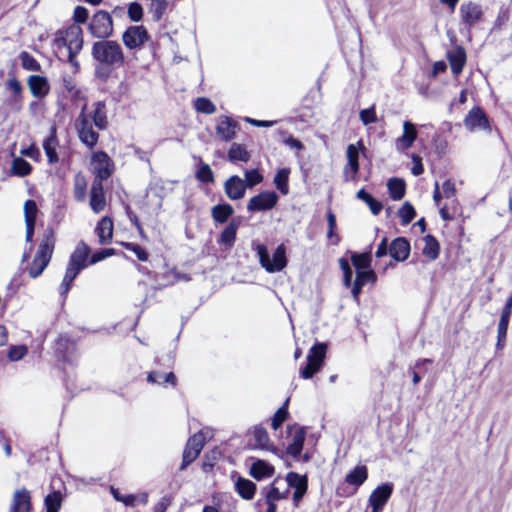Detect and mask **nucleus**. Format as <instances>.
Returning <instances> with one entry per match:
<instances>
[{
	"label": "nucleus",
	"mask_w": 512,
	"mask_h": 512,
	"mask_svg": "<svg viewBox=\"0 0 512 512\" xmlns=\"http://www.w3.org/2000/svg\"><path fill=\"white\" fill-rule=\"evenodd\" d=\"M89 254V246L83 241L79 242L70 255L64 278L59 287V293L61 296L66 297L74 279L84 268H86L89 264H96L106 259V255L104 254L103 249L95 252L88 260Z\"/></svg>",
	"instance_id": "1"
},
{
	"label": "nucleus",
	"mask_w": 512,
	"mask_h": 512,
	"mask_svg": "<svg viewBox=\"0 0 512 512\" xmlns=\"http://www.w3.org/2000/svg\"><path fill=\"white\" fill-rule=\"evenodd\" d=\"M92 56L98 66L96 75L99 78H107L113 69L124 64V53L120 44L112 40L95 42L92 46Z\"/></svg>",
	"instance_id": "2"
},
{
	"label": "nucleus",
	"mask_w": 512,
	"mask_h": 512,
	"mask_svg": "<svg viewBox=\"0 0 512 512\" xmlns=\"http://www.w3.org/2000/svg\"><path fill=\"white\" fill-rule=\"evenodd\" d=\"M54 46L60 58H65L72 66L78 68L76 55L82 50L83 37L79 25H71L56 34Z\"/></svg>",
	"instance_id": "3"
},
{
	"label": "nucleus",
	"mask_w": 512,
	"mask_h": 512,
	"mask_svg": "<svg viewBox=\"0 0 512 512\" xmlns=\"http://www.w3.org/2000/svg\"><path fill=\"white\" fill-rule=\"evenodd\" d=\"M261 266L268 273H275L282 271L287 265L286 248L283 244L279 245L273 253V258L270 259L267 247L263 244H257L255 248Z\"/></svg>",
	"instance_id": "4"
},
{
	"label": "nucleus",
	"mask_w": 512,
	"mask_h": 512,
	"mask_svg": "<svg viewBox=\"0 0 512 512\" xmlns=\"http://www.w3.org/2000/svg\"><path fill=\"white\" fill-rule=\"evenodd\" d=\"M75 128L79 140L89 149H93L98 142L99 134L93 129L91 117L86 113V105L83 106L81 113L75 121Z\"/></svg>",
	"instance_id": "5"
},
{
	"label": "nucleus",
	"mask_w": 512,
	"mask_h": 512,
	"mask_svg": "<svg viewBox=\"0 0 512 512\" xmlns=\"http://www.w3.org/2000/svg\"><path fill=\"white\" fill-rule=\"evenodd\" d=\"M327 345L325 343H316L311 347L307 356L306 365L300 369V376L304 379L312 378L322 367Z\"/></svg>",
	"instance_id": "6"
},
{
	"label": "nucleus",
	"mask_w": 512,
	"mask_h": 512,
	"mask_svg": "<svg viewBox=\"0 0 512 512\" xmlns=\"http://www.w3.org/2000/svg\"><path fill=\"white\" fill-rule=\"evenodd\" d=\"M89 31L95 38L106 39L111 36L113 21L110 14L103 10L96 12L89 23Z\"/></svg>",
	"instance_id": "7"
},
{
	"label": "nucleus",
	"mask_w": 512,
	"mask_h": 512,
	"mask_svg": "<svg viewBox=\"0 0 512 512\" xmlns=\"http://www.w3.org/2000/svg\"><path fill=\"white\" fill-rule=\"evenodd\" d=\"M484 12L482 6L476 2H463L459 8V16L464 27L470 30L478 24L483 18Z\"/></svg>",
	"instance_id": "8"
},
{
	"label": "nucleus",
	"mask_w": 512,
	"mask_h": 512,
	"mask_svg": "<svg viewBox=\"0 0 512 512\" xmlns=\"http://www.w3.org/2000/svg\"><path fill=\"white\" fill-rule=\"evenodd\" d=\"M148 40L149 35L144 26H130L122 35V41L129 50L141 48Z\"/></svg>",
	"instance_id": "9"
},
{
	"label": "nucleus",
	"mask_w": 512,
	"mask_h": 512,
	"mask_svg": "<svg viewBox=\"0 0 512 512\" xmlns=\"http://www.w3.org/2000/svg\"><path fill=\"white\" fill-rule=\"evenodd\" d=\"M278 202V195L274 191H263L252 197L247 204L249 212L271 210Z\"/></svg>",
	"instance_id": "10"
},
{
	"label": "nucleus",
	"mask_w": 512,
	"mask_h": 512,
	"mask_svg": "<svg viewBox=\"0 0 512 512\" xmlns=\"http://www.w3.org/2000/svg\"><path fill=\"white\" fill-rule=\"evenodd\" d=\"M393 492L392 483H383L376 487L369 496L368 504L371 507V512H382L384 506L390 499Z\"/></svg>",
	"instance_id": "11"
},
{
	"label": "nucleus",
	"mask_w": 512,
	"mask_h": 512,
	"mask_svg": "<svg viewBox=\"0 0 512 512\" xmlns=\"http://www.w3.org/2000/svg\"><path fill=\"white\" fill-rule=\"evenodd\" d=\"M91 165L93 173L95 174L94 181L103 183V181L107 180L112 174L110 158L105 152L100 151L94 153L91 159Z\"/></svg>",
	"instance_id": "12"
},
{
	"label": "nucleus",
	"mask_w": 512,
	"mask_h": 512,
	"mask_svg": "<svg viewBox=\"0 0 512 512\" xmlns=\"http://www.w3.org/2000/svg\"><path fill=\"white\" fill-rule=\"evenodd\" d=\"M205 438L201 432L194 434L187 441L183 451V460L180 469L184 470L191 464L200 454Z\"/></svg>",
	"instance_id": "13"
},
{
	"label": "nucleus",
	"mask_w": 512,
	"mask_h": 512,
	"mask_svg": "<svg viewBox=\"0 0 512 512\" xmlns=\"http://www.w3.org/2000/svg\"><path fill=\"white\" fill-rule=\"evenodd\" d=\"M464 125L471 132L475 130H484L487 132H491L489 119L482 110V108L478 106L473 107L468 112L464 119Z\"/></svg>",
	"instance_id": "14"
},
{
	"label": "nucleus",
	"mask_w": 512,
	"mask_h": 512,
	"mask_svg": "<svg viewBox=\"0 0 512 512\" xmlns=\"http://www.w3.org/2000/svg\"><path fill=\"white\" fill-rule=\"evenodd\" d=\"M55 247V236L54 231L52 229H46L43 233L41 242L38 246V250L34 257L35 263L38 264L39 261H43L44 263H49Z\"/></svg>",
	"instance_id": "15"
},
{
	"label": "nucleus",
	"mask_w": 512,
	"mask_h": 512,
	"mask_svg": "<svg viewBox=\"0 0 512 512\" xmlns=\"http://www.w3.org/2000/svg\"><path fill=\"white\" fill-rule=\"evenodd\" d=\"M245 181L237 175L230 176L224 183V191L230 200L242 199L246 192Z\"/></svg>",
	"instance_id": "16"
},
{
	"label": "nucleus",
	"mask_w": 512,
	"mask_h": 512,
	"mask_svg": "<svg viewBox=\"0 0 512 512\" xmlns=\"http://www.w3.org/2000/svg\"><path fill=\"white\" fill-rule=\"evenodd\" d=\"M24 218L26 225L25 239L27 242H32L35 228V221L38 213V208L34 200H26L24 203Z\"/></svg>",
	"instance_id": "17"
},
{
	"label": "nucleus",
	"mask_w": 512,
	"mask_h": 512,
	"mask_svg": "<svg viewBox=\"0 0 512 512\" xmlns=\"http://www.w3.org/2000/svg\"><path fill=\"white\" fill-rule=\"evenodd\" d=\"M237 127V123L230 117L220 116L217 119L216 134L221 140L229 142L234 139Z\"/></svg>",
	"instance_id": "18"
},
{
	"label": "nucleus",
	"mask_w": 512,
	"mask_h": 512,
	"mask_svg": "<svg viewBox=\"0 0 512 512\" xmlns=\"http://www.w3.org/2000/svg\"><path fill=\"white\" fill-rule=\"evenodd\" d=\"M346 155L347 165L344 168L345 180H354L359 171V148L354 144L348 145Z\"/></svg>",
	"instance_id": "19"
},
{
	"label": "nucleus",
	"mask_w": 512,
	"mask_h": 512,
	"mask_svg": "<svg viewBox=\"0 0 512 512\" xmlns=\"http://www.w3.org/2000/svg\"><path fill=\"white\" fill-rule=\"evenodd\" d=\"M106 206L103 183L93 181L90 192V207L94 213H100Z\"/></svg>",
	"instance_id": "20"
},
{
	"label": "nucleus",
	"mask_w": 512,
	"mask_h": 512,
	"mask_svg": "<svg viewBox=\"0 0 512 512\" xmlns=\"http://www.w3.org/2000/svg\"><path fill=\"white\" fill-rule=\"evenodd\" d=\"M31 509L30 493L26 489L15 491L9 512H29Z\"/></svg>",
	"instance_id": "21"
},
{
	"label": "nucleus",
	"mask_w": 512,
	"mask_h": 512,
	"mask_svg": "<svg viewBox=\"0 0 512 512\" xmlns=\"http://www.w3.org/2000/svg\"><path fill=\"white\" fill-rule=\"evenodd\" d=\"M95 233L98 236L99 243L102 245L109 244L113 237V221L110 217L105 216L98 222Z\"/></svg>",
	"instance_id": "22"
},
{
	"label": "nucleus",
	"mask_w": 512,
	"mask_h": 512,
	"mask_svg": "<svg viewBox=\"0 0 512 512\" xmlns=\"http://www.w3.org/2000/svg\"><path fill=\"white\" fill-rule=\"evenodd\" d=\"M58 145L59 141L56 136V127L53 126L51 127L50 135L43 141V149L50 164L57 163L59 160L56 152Z\"/></svg>",
	"instance_id": "23"
},
{
	"label": "nucleus",
	"mask_w": 512,
	"mask_h": 512,
	"mask_svg": "<svg viewBox=\"0 0 512 512\" xmlns=\"http://www.w3.org/2000/svg\"><path fill=\"white\" fill-rule=\"evenodd\" d=\"M389 253L393 259L404 261L409 256L410 244L405 238H396L390 244Z\"/></svg>",
	"instance_id": "24"
},
{
	"label": "nucleus",
	"mask_w": 512,
	"mask_h": 512,
	"mask_svg": "<svg viewBox=\"0 0 512 512\" xmlns=\"http://www.w3.org/2000/svg\"><path fill=\"white\" fill-rule=\"evenodd\" d=\"M27 84L32 95L36 98H42L49 92L48 81L43 76L31 75L28 78Z\"/></svg>",
	"instance_id": "25"
},
{
	"label": "nucleus",
	"mask_w": 512,
	"mask_h": 512,
	"mask_svg": "<svg viewBox=\"0 0 512 512\" xmlns=\"http://www.w3.org/2000/svg\"><path fill=\"white\" fill-rule=\"evenodd\" d=\"M416 138V127L413 123L406 121L404 123V133L402 137L398 138L396 141V148L399 151H405L409 147L412 146L414 140Z\"/></svg>",
	"instance_id": "26"
},
{
	"label": "nucleus",
	"mask_w": 512,
	"mask_h": 512,
	"mask_svg": "<svg viewBox=\"0 0 512 512\" xmlns=\"http://www.w3.org/2000/svg\"><path fill=\"white\" fill-rule=\"evenodd\" d=\"M424 246L422 248V255L430 261H434L439 257L440 244L438 240L431 234L423 237Z\"/></svg>",
	"instance_id": "27"
},
{
	"label": "nucleus",
	"mask_w": 512,
	"mask_h": 512,
	"mask_svg": "<svg viewBox=\"0 0 512 512\" xmlns=\"http://www.w3.org/2000/svg\"><path fill=\"white\" fill-rule=\"evenodd\" d=\"M93 112L90 115L91 122L99 129L104 130L107 128L108 121L106 115V105L102 101L93 104Z\"/></svg>",
	"instance_id": "28"
},
{
	"label": "nucleus",
	"mask_w": 512,
	"mask_h": 512,
	"mask_svg": "<svg viewBox=\"0 0 512 512\" xmlns=\"http://www.w3.org/2000/svg\"><path fill=\"white\" fill-rule=\"evenodd\" d=\"M448 60L453 74H460L466 62L465 50L462 47H458L454 51L449 52Z\"/></svg>",
	"instance_id": "29"
},
{
	"label": "nucleus",
	"mask_w": 512,
	"mask_h": 512,
	"mask_svg": "<svg viewBox=\"0 0 512 512\" xmlns=\"http://www.w3.org/2000/svg\"><path fill=\"white\" fill-rule=\"evenodd\" d=\"M256 484L249 479L238 477L235 481L236 492L245 500H251L256 492Z\"/></svg>",
	"instance_id": "30"
},
{
	"label": "nucleus",
	"mask_w": 512,
	"mask_h": 512,
	"mask_svg": "<svg viewBox=\"0 0 512 512\" xmlns=\"http://www.w3.org/2000/svg\"><path fill=\"white\" fill-rule=\"evenodd\" d=\"M273 473V466L260 459L253 462L250 467V475L256 480H262L263 478L270 477Z\"/></svg>",
	"instance_id": "31"
},
{
	"label": "nucleus",
	"mask_w": 512,
	"mask_h": 512,
	"mask_svg": "<svg viewBox=\"0 0 512 512\" xmlns=\"http://www.w3.org/2000/svg\"><path fill=\"white\" fill-rule=\"evenodd\" d=\"M238 228L239 222L233 219L221 232L218 243L226 247H232L236 239Z\"/></svg>",
	"instance_id": "32"
},
{
	"label": "nucleus",
	"mask_w": 512,
	"mask_h": 512,
	"mask_svg": "<svg viewBox=\"0 0 512 512\" xmlns=\"http://www.w3.org/2000/svg\"><path fill=\"white\" fill-rule=\"evenodd\" d=\"M253 447L262 450H271L273 445L270 443L268 432L261 426H256L253 430Z\"/></svg>",
	"instance_id": "33"
},
{
	"label": "nucleus",
	"mask_w": 512,
	"mask_h": 512,
	"mask_svg": "<svg viewBox=\"0 0 512 512\" xmlns=\"http://www.w3.org/2000/svg\"><path fill=\"white\" fill-rule=\"evenodd\" d=\"M305 441V431L303 428H299L292 435L291 443L287 447V453L293 458H297L303 449Z\"/></svg>",
	"instance_id": "34"
},
{
	"label": "nucleus",
	"mask_w": 512,
	"mask_h": 512,
	"mask_svg": "<svg viewBox=\"0 0 512 512\" xmlns=\"http://www.w3.org/2000/svg\"><path fill=\"white\" fill-rule=\"evenodd\" d=\"M233 213V207L227 203L215 205L211 209L212 219L220 224L227 222V220L233 215Z\"/></svg>",
	"instance_id": "35"
},
{
	"label": "nucleus",
	"mask_w": 512,
	"mask_h": 512,
	"mask_svg": "<svg viewBox=\"0 0 512 512\" xmlns=\"http://www.w3.org/2000/svg\"><path fill=\"white\" fill-rule=\"evenodd\" d=\"M368 477V471L365 466H356L352 471H350L346 477L345 481L358 488L361 486Z\"/></svg>",
	"instance_id": "36"
},
{
	"label": "nucleus",
	"mask_w": 512,
	"mask_h": 512,
	"mask_svg": "<svg viewBox=\"0 0 512 512\" xmlns=\"http://www.w3.org/2000/svg\"><path fill=\"white\" fill-rule=\"evenodd\" d=\"M389 195L393 200H400L405 195V182L400 178H391L387 182Z\"/></svg>",
	"instance_id": "37"
},
{
	"label": "nucleus",
	"mask_w": 512,
	"mask_h": 512,
	"mask_svg": "<svg viewBox=\"0 0 512 512\" xmlns=\"http://www.w3.org/2000/svg\"><path fill=\"white\" fill-rule=\"evenodd\" d=\"M228 159L230 162H247L250 159V154L244 145L233 143L228 151Z\"/></svg>",
	"instance_id": "38"
},
{
	"label": "nucleus",
	"mask_w": 512,
	"mask_h": 512,
	"mask_svg": "<svg viewBox=\"0 0 512 512\" xmlns=\"http://www.w3.org/2000/svg\"><path fill=\"white\" fill-rule=\"evenodd\" d=\"M289 174H290V169L282 168L277 171V173L274 177V184H275L276 188L283 195H287L289 192V186H288Z\"/></svg>",
	"instance_id": "39"
},
{
	"label": "nucleus",
	"mask_w": 512,
	"mask_h": 512,
	"mask_svg": "<svg viewBox=\"0 0 512 512\" xmlns=\"http://www.w3.org/2000/svg\"><path fill=\"white\" fill-rule=\"evenodd\" d=\"M147 381L152 384H165L170 383L171 385H176V377L174 373L169 372L167 374H163L159 371H152L147 376Z\"/></svg>",
	"instance_id": "40"
},
{
	"label": "nucleus",
	"mask_w": 512,
	"mask_h": 512,
	"mask_svg": "<svg viewBox=\"0 0 512 512\" xmlns=\"http://www.w3.org/2000/svg\"><path fill=\"white\" fill-rule=\"evenodd\" d=\"M286 481L289 487L293 488L294 491L307 490L308 479L305 475H299L296 472H289L286 476Z\"/></svg>",
	"instance_id": "41"
},
{
	"label": "nucleus",
	"mask_w": 512,
	"mask_h": 512,
	"mask_svg": "<svg viewBox=\"0 0 512 512\" xmlns=\"http://www.w3.org/2000/svg\"><path fill=\"white\" fill-rule=\"evenodd\" d=\"M31 170V164L21 157L15 158L12 162L11 171L13 175L23 177L30 174Z\"/></svg>",
	"instance_id": "42"
},
{
	"label": "nucleus",
	"mask_w": 512,
	"mask_h": 512,
	"mask_svg": "<svg viewBox=\"0 0 512 512\" xmlns=\"http://www.w3.org/2000/svg\"><path fill=\"white\" fill-rule=\"evenodd\" d=\"M166 282L163 284H159L157 289H162L166 286L173 285L179 281L188 282L191 280V277L188 274L181 273L177 270H171L164 275Z\"/></svg>",
	"instance_id": "43"
},
{
	"label": "nucleus",
	"mask_w": 512,
	"mask_h": 512,
	"mask_svg": "<svg viewBox=\"0 0 512 512\" xmlns=\"http://www.w3.org/2000/svg\"><path fill=\"white\" fill-rule=\"evenodd\" d=\"M510 319L500 317L497 327V343L496 349L502 350L505 347L507 330Z\"/></svg>",
	"instance_id": "44"
},
{
	"label": "nucleus",
	"mask_w": 512,
	"mask_h": 512,
	"mask_svg": "<svg viewBox=\"0 0 512 512\" xmlns=\"http://www.w3.org/2000/svg\"><path fill=\"white\" fill-rule=\"evenodd\" d=\"M62 503L60 492L54 491L45 497L44 504L46 512H59Z\"/></svg>",
	"instance_id": "45"
},
{
	"label": "nucleus",
	"mask_w": 512,
	"mask_h": 512,
	"mask_svg": "<svg viewBox=\"0 0 512 512\" xmlns=\"http://www.w3.org/2000/svg\"><path fill=\"white\" fill-rule=\"evenodd\" d=\"M87 182L83 175L77 174L74 178V197L77 201L82 202L86 197Z\"/></svg>",
	"instance_id": "46"
},
{
	"label": "nucleus",
	"mask_w": 512,
	"mask_h": 512,
	"mask_svg": "<svg viewBox=\"0 0 512 512\" xmlns=\"http://www.w3.org/2000/svg\"><path fill=\"white\" fill-rule=\"evenodd\" d=\"M194 107L197 112L207 115H211L216 111V106L206 97L197 98L194 102Z\"/></svg>",
	"instance_id": "47"
},
{
	"label": "nucleus",
	"mask_w": 512,
	"mask_h": 512,
	"mask_svg": "<svg viewBox=\"0 0 512 512\" xmlns=\"http://www.w3.org/2000/svg\"><path fill=\"white\" fill-rule=\"evenodd\" d=\"M351 261L357 271H363L370 267L371 257L367 253H352Z\"/></svg>",
	"instance_id": "48"
},
{
	"label": "nucleus",
	"mask_w": 512,
	"mask_h": 512,
	"mask_svg": "<svg viewBox=\"0 0 512 512\" xmlns=\"http://www.w3.org/2000/svg\"><path fill=\"white\" fill-rule=\"evenodd\" d=\"M6 84L7 87L13 92V102L17 110H19L22 106V86L20 82L15 78L8 80Z\"/></svg>",
	"instance_id": "49"
},
{
	"label": "nucleus",
	"mask_w": 512,
	"mask_h": 512,
	"mask_svg": "<svg viewBox=\"0 0 512 512\" xmlns=\"http://www.w3.org/2000/svg\"><path fill=\"white\" fill-rule=\"evenodd\" d=\"M197 180L203 183H213L214 175L210 166L206 163L200 162L195 174Z\"/></svg>",
	"instance_id": "50"
},
{
	"label": "nucleus",
	"mask_w": 512,
	"mask_h": 512,
	"mask_svg": "<svg viewBox=\"0 0 512 512\" xmlns=\"http://www.w3.org/2000/svg\"><path fill=\"white\" fill-rule=\"evenodd\" d=\"M168 7L167 0H152L150 4V13L153 20L159 21Z\"/></svg>",
	"instance_id": "51"
},
{
	"label": "nucleus",
	"mask_w": 512,
	"mask_h": 512,
	"mask_svg": "<svg viewBox=\"0 0 512 512\" xmlns=\"http://www.w3.org/2000/svg\"><path fill=\"white\" fill-rule=\"evenodd\" d=\"M21 65L28 71H39L41 66L38 61L28 52L23 51L20 54Z\"/></svg>",
	"instance_id": "52"
},
{
	"label": "nucleus",
	"mask_w": 512,
	"mask_h": 512,
	"mask_svg": "<svg viewBox=\"0 0 512 512\" xmlns=\"http://www.w3.org/2000/svg\"><path fill=\"white\" fill-rule=\"evenodd\" d=\"M398 216L402 225L409 224L415 216L414 207L409 202H405L404 205L399 209Z\"/></svg>",
	"instance_id": "53"
},
{
	"label": "nucleus",
	"mask_w": 512,
	"mask_h": 512,
	"mask_svg": "<svg viewBox=\"0 0 512 512\" xmlns=\"http://www.w3.org/2000/svg\"><path fill=\"white\" fill-rule=\"evenodd\" d=\"M287 403H288V400H286L284 405L282 407H280L275 412V414L271 420V426L274 430H277L279 427H281V425L283 424V422L286 420V418L288 416Z\"/></svg>",
	"instance_id": "54"
},
{
	"label": "nucleus",
	"mask_w": 512,
	"mask_h": 512,
	"mask_svg": "<svg viewBox=\"0 0 512 512\" xmlns=\"http://www.w3.org/2000/svg\"><path fill=\"white\" fill-rule=\"evenodd\" d=\"M328 232L327 237L333 239L332 244L337 245L339 243V236L335 233L336 229V217L332 211L327 213Z\"/></svg>",
	"instance_id": "55"
},
{
	"label": "nucleus",
	"mask_w": 512,
	"mask_h": 512,
	"mask_svg": "<svg viewBox=\"0 0 512 512\" xmlns=\"http://www.w3.org/2000/svg\"><path fill=\"white\" fill-rule=\"evenodd\" d=\"M244 174L246 188H252L263 181V176L256 169L246 170Z\"/></svg>",
	"instance_id": "56"
},
{
	"label": "nucleus",
	"mask_w": 512,
	"mask_h": 512,
	"mask_svg": "<svg viewBox=\"0 0 512 512\" xmlns=\"http://www.w3.org/2000/svg\"><path fill=\"white\" fill-rule=\"evenodd\" d=\"M122 246H124L127 250H130L133 253H135V255L140 261L148 260L149 254L142 246L130 242H123Z\"/></svg>",
	"instance_id": "57"
},
{
	"label": "nucleus",
	"mask_w": 512,
	"mask_h": 512,
	"mask_svg": "<svg viewBox=\"0 0 512 512\" xmlns=\"http://www.w3.org/2000/svg\"><path fill=\"white\" fill-rule=\"evenodd\" d=\"M128 16L134 22L140 21L143 17L142 6L137 2L130 3L128 6Z\"/></svg>",
	"instance_id": "58"
},
{
	"label": "nucleus",
	"mask_w": 512,
	"mask_h": 512,
	"mask_svg": "<svg viewBox=\"0 0 512 512\" xmlns=\"http://www.w3.org/2000/svg\"><path fill=\"white\" fill-rule=\"evenodd\" d=\"M28 353V349L24 345L12 346L8 352V358L11 361L21 360Z\"/></svg>",
	"instance_id": "59"
},
{
	"label": "nucleus",
	"mask_w": 512,
	"mask_h": 512,
	"mask_svg": "<svg viewBox=\"0 0 512 512\" xmlns=\"http://www.w3.org/2000/svg\"><path fill=\"white\" fill-rule=\"evenodd\" d=\"M359 117L364 125L375 123L377 121V117L374 106L361 110Z\"/></svg>",
	"instance_id": "60"
},
{
	"label": "nucleus",
	"mask_w": 512,
	"mask_h": 512,
	"mask_svg": "<svg viewBox=\"0 0 512 512\" xmlns=\"http://www.w3.org/2000/svg\"><path fill=\"white\" fill-rule=\"evenodd\" d=\"M355 280L364 285L367 282L374 283L376 281V274L374 273V271L369 270V269H366L363 271H357Z\"/></svg>",
	"instance_id": "61"
},
{
	"label": "nucleus",
	"mask_w": 512,
	"mask_h": 512,
	"mask_svg": "<svg viewBox=\"0 0 512 512\" xmlns=\"http://www.w3.org/2000/svg\"><path fill=\"white\" fill-rule=\"evenodd\" d=\"M442 192L444 197L447 200H451L452 203L455 202L454 195H455V184L451 180H446L442 185Z\"/></svg>",
	"instance_id": "62"
},
{
	"label": "nucleus",
	"mask_w": 512,
	"mask_h": 512,
	"mask_svg": "<svg viewBox=\"0 0 512 512\" xmlns=\"http://www.w3.org/2000/svg\"><path fill=\"white\" fill-rule=\"evenodd\" d=\"M88 10L83 6H76L74 9L73 19L77 24L85 23L88 19Z\"/></svg>",
	"instance_id": "63"
},
{
	"label": "nucleus",
	"mask_w": 512,
	"mask_h": 512,
	"mask_svg": "<svg viewBox=\"0 0 512 512\" xmlns=\"http://www.w3.org/2000/svg\"><path fill=\"white\" fill-rule=\"evenodd\" d=\"M286 497V493L280 492L279 488L272 485L268 491L265 493L266 500L269 501H278Z\"/></svg>",
	"instance_id": "64"
}]
</instances>
